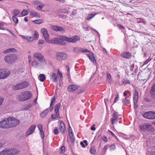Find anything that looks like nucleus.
<instances>
[{
  "instance_id": "c756f323",
  "label": "nucleus",
  "mask_w": 155,
  "mask_h": 155,
  "mask_svg": "<svg viewBox=\"0 0 155 155\" xmlns=\"http://www.w3.org/2000/svg\"><path fill=\"white\" fill-rule=\"evenodd\" d=\"M97 14V13H93L88 15L87 17V20L88 21H90L93 17Z\"/></svg>"
},
{
  "instance_id": "39448f33",
  "label": "nucleus",
  "mask_w": 155,
  "mask_h": 155,
  "mask_svg": "<svg viewBox=\"0 0 155 155\" xmlns=\"http://www.w3.org/2000/svg\"><path fill=\"white\" fill-rule=\"evenodd\" d=\"M56 56L57 59L59 61L64 60L68 57L67 54L65 53L59 52L56 53Z\"/></svg>"
},
{
  "instance_id": "de8ad7c7",
  "label": "nucleus",
  "mask_w": 155,
  "mask_h": 155,
  "mask_svg": "<svg viewBox=\"0 0 155 155\" xmlns=\"http://www.w3.org/2000/svg\"><path fill=\"white\" fill-rule=\"evenodd\" d=\"M41 4V2L38 0H35L33 2V4L35 5H38Z\"/></svg>"
},
{
  "instance_id": "c03bdc74",
  "label": "nucleus",
  "mask_w": 155,
  "mask_h": 155,
  "mask_svg": "<svg viewBox=\"0 0 155 155\" xmlns=\"http://www.w3.org/2000/svg\"><path fill=\"white\" fill-rule=\"evenodd\" d=\"M39 61H40L44 65H45L47 64L46 61L44 58V56L43 57V58H42V59H41Z\"/></svg>"
},
{
  "instance_id": "2f4dec72",
  "label": "nucleus",
  "mask_w": 155,
  "mask_h": 155,
  "mask_svg": "<svg viewBox=\"0 0 155 155\" xmlns=\"http://www.w3.org/2000/svg\"><path fill=\"white\" fill-rule=\"evenodd\" d=\"M5 118L6 120H7L6 121L8 128L11 127V124L12 123V122H11L12 121H10V120H9V119H11V117Z\"/></svg>"
},
{
  "instance_id": "ea45409f",
  "label": "nucleus",
  "mask_w": 155,
  "mask_h": 155,
  "mask_svg": "<svg viewBox=\"0 0 155 155\" xmlns=\"http://www.w3.org/2000/svg\"><path fill=\"white\" fill-rule=\"evenodd\" d=\"M73 51L75 53L81 52V49L78 47H75L73 49Z\"/></svg>"
},
{
  "instance_id": "864d4df0",
  "label": "nucleus",
  "mask_w": 155,
  "mask_h": 155,
  "mask_svg": "<svg viewBox=\"0 0 155 155\" xmlns=\"http://www.w3.org/2000/svg\"><path fill=\"white\" fill-rule=\"evenodd\" d=\"M4 26V24L0 22V29L4 30H5V29L3 27Z\"/></svg>"
},
{
  "instance_id": "052dcab7",
  "label": "nucleus",
  "mask_w": 155,
  "mask_h": 155,
  "mask_svg": "<svg viewBox=\"0 0 155 155\" xmlns=\"http://www.w3.org/2000/svg\"><path fill=\"white\" fill-rule=\"evenodd\" d=\"M116 148L115 145H112L110 147V149L111 150H114Z\"/></svg>"
},
{
  "instance_id": "4468645a",
  "label": "nucleus",
  "mask_w": 155,
  "mask_h": 155,
  "mask_svg": "<svg viewBox=\"0 0 155 155\" xmlns=\"http://www.w3.org/2000/svg\"><path fill=\"white\" fill-rule=\"evenodd\" d=\"M151 127V125L150 124H142L140 126V129L143 131L147 129H150Z\"/></svg>"
},
{
  "instance_id": "6ab92c4d",
  "label": "nucleus",
  "mask_w": 155,
  "mask_h": 155,
  "mask_svg": "<svg viewBox=\"0 0 155 155\" xmlns=\"http://www.w3.org/2000/svg\"><path fill=\"white\" fill-rule=\"evenodd\" d=\"M138 98V92L135 90L134 91V106H135L137 102Z\"/></svg>"
},
{
  "instance_id": "0eeeda50",
  "label": "nucleus",
  "mask_w": 155,
  "mask_h": 155,
  "mask_svg": "<svg viewBox=\"0 0 155 155\" xmlns=\"http://www.w3.org/2000/svg\"><path fill=\"white\" fill-rule=\"evenodd\" d=\"M58 125L61 133H64L66 129L65 125L64 122L61 120H60L58 123Z\"/></svg>"
},
{
  "instance_id": "b1692460",
  "label": "nucleus",
  "mask_w": 155,
  "mask_h": 155,
  "mask_svg": "<svg viewBox=\"0 0 155 155\" xmlns=\"http://www.w3.org/2000/svg\"><path fill=\"white\" fill-rule=\"evenodd\" d=\"M121 55L124 58L129 59L131 57V54L130 52H124L122 53Z\"/></svg>"
},
{
  "instance_id": "09e8293b",
  "label": "nucleus",
  "mask_w": 155,
  "mask_h": 155,
  "mask_svg": "<svg viewBox=\"0 0 155 155\" xmlns=\"http://www.w3.org/2000/svg\"><path fill=\"white\" fill-rule=\"evenodd\" d=\"M34 33V36L35 38H36L37 39H38L39 36L38 31H35Z\"/></svg>"
},
{
  "instance_id": "e433bc0d",
  "label": "nucleus",
  "mask_w": 155,
  "mask_h": 155,
  "mask_svg": "<svg viewBox=\"0 0 155 155\" xmlns=\"http://www.w3.org/2000/svg\"><path fill=\"white\" fill-rule=\"evenodd\" d=\"M29 10H24L21 13V14L23 16H25L28 15L29 14Z\"/></svg>"
},
{
  "instance_id": "4be33fe9",
  "label": "nucleus",
  "mask_w": 155,
  "mask_h": 155,
  "mask_svg": "<svg viewBox=\"0 0 155 155\" xmlns=\"http://www.w3.org/2000/svg\"><path fill=\"white\" fill-rule=\"evenodd\" d=\"M151 116V111L146 112L143 115L144 117L149 119H152Z\"/></svg>"
},
{
  "instance_id": "49530a36",
  "label": "nucleus",
  "mask_w": 155,
  "mask_h": 155,
  "mask_svg": "<svg viewBox=\"0 0 155 155\" xmlns=\"http://www.w3.org/2000/svg\"><path fill=\"white\" fill-rule=\"evenodd\" d=\"M12 19L14 22L16 24H17L18 23V19L17 18L15 17V16H13V17H12Z\"/></svg>"
},
{
  "instance_id": "9b49d317",
  "label": "nucleus",
  "mask_w": 155,
  "mask_h": 155,
  "mask_svg": "<svg viewBox=\"0 0 155 155\" xmlns=\"http://www.w3.org/2000/svg\"><path fill=\"white\" fill-rule=\"evenodd\" d=\"M64 37H66L65 36H60L59 37L54 38V41H55V44H59L60 45H62V41H65Z\"/></svg>"
},
{
  "instance_id": "f3484780",
  "label": "nucleus",
  "mask_w": 155,
  "mask_h": 155,
  "mask_svg": "<svg viewBox=\"0 0 155 155\" xmlns=\"http://www.w3.org/2000/svg\"><path fill=\"white\" fill-rule=\"evenodd\" d=\"M6 121V118H5L3 120L0 122V128H8Z\"/></svg>"
},
{
  "instance_id": "37998d69",
  "label": "nucleus",
  "mask_w": 155,
  "mask_h": 155,
  "mask_svg": "<svg viewBox=\"0 0 155 155\" xmlns=\"http://www.w3.org/2000/svg\"><path fill=\"white\" fill-rule=\"evenodd\" d=\"M20 12L18 10L15 9L13 11L14 16H16L19 14Z\"/></svg>"
},
{
  "instance_id": "e2e57ef3",
  "label": "nucleus",
  "mask_w": 155,
  "mask_h": 155,
  "mask_svg": "<svg viewBox=\"0 0 155 155\" xmlns=\"http://www.w3.org/2000/svg\"><path fill=\"white\" fill-rule=\"evenodd\" d=\"M40 132L41 137L42 139H43L44 137V133L43 130L40 131Z\"/></svg>"
},
{
  "instance_id": "4c0bfd02",
  "label": "nucleus",
  "mask_w": 155,
  "mask_h": 155,
  "mask_svg": "<svg viewBox=\"0 0 155 155\" xmlns=\"http://www.w3.org/2000/svg\"><path fill=\"white\" fill-rule=\"evenodd\" d=\"M80 144L83 147H85L88 144L87 141L86 140H84L83 142H81Z\"/></svg>"
},
{
  "instance_id": "c9c22d12",
  "label": "nucleus",
  "mask_w": 155,
  "mask_h": 155,
  "mask_svg": "<svg viewBox=\"0 0 155 155\" xmlns=\"http://www.w3.org/2000/svg\"><path fill=\"white\" fill-rule=\"evenodd\" d=\"M43 20L42 19L35 20L33 21V22L37 24H40L43 22Z\"/></svg>"
},
{
  "instance_id": "6e6552de",
  "label": "nucleus",
  "mask_w": 155,
  "mask_h": 155,
  "mask_svg": "<svg viewBox=\"0 0 155 155\" xmlns=\"http://www.w3.org/2000/svg\"><path fill=\"white\" fill-rule=\"evenodd\" d=\"M1 75H2V79L5 78L9 76L10 73V71L6 70L0 69Z\"/></svg>"
},
{
  "instance_id": "f257e3e1",
  "label": "nucleus",
  "mask_w": 155,
  "mask_h": 155,
  "mask_svg": "<svg viewBox=\"0 0 155 155\" xmlns=\"http://www.w3.org/2000/svg\"><path fill=\"white\" fill-rule=\"evenodd\" d=\"M31 97V93L28 91H26L21 92L16 96V99L18 101H24L29 99Z\"/></svg>"
},
{
  "instance_id": "6e6d98bb",
  "label": "nucleus",
  "mask_w": 155,
  "mask_h": 155,
  "mask_svg": "<svg viewBox=\"0 0 155 155\" xmlns=\"http://www.w3.org/2000/svg\"><path fill=\"white\" fill-rule=\"evenodd\" d=\"M62 12L63 13H67V14H69L70 13V12L69 11H68V10H67L65 8L62 9Z\"/></svg>"
},
{
  "instance_id": "bb28decb",
  "label": "nucleus",
  "mask_w": 155,
  "mask_h": 155,
  "mask_svg": "<svg viewBox=\"0 0 155 155\" xmlns=\"http://www.w3.org/2000/svg\"><path fill=\"white\" fill-rule=\"evenodd\" d=\"M20 85L21 86V89L27 87L28 85L27 82L26 81H23L21 83H20Z\"/></svg>"
},
{
  "instance_id": "4d7b16f0",
  "label": "nucleus",
  "mask_w": 155,
  "mask_h": 155,
  "mask_svg": "<svg viewBox=\"0 0 155 155\" xmlns=\"http://www.w3.org/2000/svg\"><path fill=\"white\" fill-rule=\"evenodd\" d=\"M81 52H90V51L88 50L87 49H81Z\"/></svg>"
},
{
  "instance_id": "7ed1b4c3",
  "label": "nucleus",
  "mask_w": 155,
  "mask_h": 155,
  "mask_svg": "<svg viewBox=\"0 0 155 155\" xmlns=\"http://www.w3.org/2000/svg\"><path fill=\"white\" fill-rule=\"evenodd\" d=\"M17 60V56L13 54H10L5 56V61L9 64H11Z\"/></svg>"
},
{
  "instance_id": "aec40b11",
  "label": "nucleus",
  "mask_w": 155,
  "mask_h": 155,
  "mask_svg": "<svg viewBox=\"0 0 155 155\" xmlns=\"http://www.w3.org/2000/svg\"><path fill=\"white\" fill-rule=\"evenodd\" d=\"M33 55L35 58H37L39 61L41 59H42L43 57L44 56L41 53L39 52L34 53Z\"/></svg>"
},
{
  "instance_id": "1a4fd4ad",
  "label": "nucleus",
  "mask_w": 155,
  "mask_h": 155,
  "mask_svg": "<svg viewBox=\"0 0 155 155\" xmlns=\"http://www.w3.org/2000/svg\"><path fill=\"white\" fill-rule=\"evenodd\" d=\"M41 31L42 33L46 42H48L49 41V35L47 30L45 28H43L41 29Z\"/></svg>"
},
{
  "instance_id": "f8f14e48",
  "label": "nucleus",
  "mask_w": 155,
  "mask_h": 155,
  "mask_svg": "<svg viewBox=\"0 0 155 155\" xmlns=\"http://www.w3.org/2000/svg\"><path fill=\"white\" fill-rule=\"evenodd\" d=\"M35 128L36 126L35 125H31L29 128L28 130L26 132L25 135V136H28L33 133L35 131Z\"/></svg>"
},
{
  "instance_id": "a878e982",
  "label": "nucleus",
  "mask_w": 155,
  "mask_h": 155,
  "mask_svg": "<svg viewBox=\"0 0 155 155\" xmlns=\"http://www.w3.org/2000/svg\"><path fill=\"white\" fill-rule=\"evenodd\" d=\"M16 51V50L14 48H10L6 50L3 51V53L5 54H7L11 52H15Z\"/></svg>"
},
{
  "instance_id": "79ce46f5",
  "label": "nucleus",
  "mask_w": 155,
  "mask_h": 155,
  "mask_svg": "<svg viewBox=\"0 0 155 155\" xmlns=\"http://www.w3.org/2000/svg\"><path fill=\"white\" fill-rule=\"evenodd\" d=\"M96 150L94 147H91L90 148V152L92 154H94L96 153Z\"/></svg>"
},
{
  "instance_id": "473e14b6",
  "label": "nucleus",
  "mask_w": 155,
  "mask_h": 155,
  "mask_svg": "<svg viewBox=\"0 0 155 155\" xmlns=\"http://www.w3.org/2000/svg\"><path fill=\"white\" fill-rule=\"evenodd\" d=\"M39 64V63L36 61H33L31 62V65L35 68L37 67Z\"/></svg>"
},
{
  "instance_id": "f03ea898",
  "label": "nucleus",
  "mask_w": 155,
  "mask_h": 155,
  "mask_svg": "<svg viewBox=\"0 0 155 155\" xmlns=\"http://www.w3.org/2000/svg\"><path fill=\"white\" fill-rule=\"evenodd\" d=\"M19 152L18 149L6 148L0 152V155H14L18 154Z\"/></svg>"
},
{
  "instance_id": "13d9d810",
  "label": "nucleus",
  "mask_w": 155,
  "mask_h": 155,
  "mask_svg": "<svg viewBox=\"0 0 155 155\" xmlns=\"http://www.w3.org/2000/svg\"><path fill=\"white\" fill-rule=\"evenodd\" d=\"M55 101V98L54 97L51 101V104H50L51 106H52V105L54 103Z\"/></svg>"
},
{
  "instance_id": "423d86ee",
  "label": "nucleus",
  "mask_w": 155,
  "mask_h": 155,
  "mask_svg": "<svg viewBox=\"0 0 155 155\" xmlns=\"http://www.w3.org/2000/svg\"><path fill=\"white\" fill-rule=\"evenodd\" d=\"M65 41L69 43H75L77 41H79L80 39V37L78 35H75L70 38L64 37Z\"/></svg>"
},
{
  "instance_id": "69168bd1",
  "label": "nucleus",
  "mask_w": 155,
  "mask_h": 155,
  "mask_svg": "<svg viewBox=\"0 0 155 155\" xmlns=\"http://www.w3.org/2000/svg\"><path fill=\"white\" fill-rule=\"evenodd\" d=\"M76 14V10H74L72 12L71 14V16L73 15L74 16Z\"/></svg>"
},
{
  "instance_id": "0e129e2a",
  "label": "nucleus",
  "mask_w": 155,
  "mask_h": 155,
  "mask_svg": "<svg viewBox=\"0 0 155 155\" xmlns=\"http://www.w3.org/2000/svg\"><path fill=\"white\" fill-rule=\"evenodd\" d=\"M123 83L125 84H128L130 83V81L129 80L124 79L123 81Z\"/></svg>"
},
{
  "instance_id": "20e7f679",
  "label": "nucleus",
  "mask_w": 155,
  "mask_h": 155,
  "mask_svg": "<svg viewBox=\"0 0 155 155\" xmlns=\"http://www.w3.org/2000/svg\"><path fill=\"white\" fill-rule=\"evenodd\" d=\"M61 107V104L59 103L57 104L55 106L54 111L55 114H53L51 116V118L52 119H54L60 117L59 113V110Z\"/></svg>"
},
{
  "instance_id": "393cba45",
  "label": "nucleus",
  "mask_w": 155,
  "mask_h": 155,
  "mask_svg": "<svg viewBox=\"0 0 155 155\" xmlns=\"http://www.w3.org/2000/svg\"><path fill=\"white\" fill-rule=\"evenodd\" d=\"M87 55L91 61H92L94 64L96 63V61L93 55V54L91 53L88 54Z\"/></svg>"
},
{
  "instance_id": "c85d7f7f",
  "label": "nucleus",
  "mask_w": 155,
  "mask_h": 155,
  "mask_svg": "<svg viewBox=\"0 0 155 155\" xmlns=\"http://www.w3.org/2000/svg\"><path fill=\"white\" fill-rule=\"evenodd\" d=\"M150 93L151 95L155 98V84L152 87Z\"/></svg>"
},
{
  "instance_id": "338daca9",
  "label": "nucleus",
  "mask_w": 155,
  "mask_h": 155,
  "mask_svg": "<svg viewBox=\"0 0 155 155\" xmlns=\"http://www.w3.org/2000/svg\"><path fill=\"white\" fill-rule=\"evenodd\" d=\"M44 42V41L43 40H39L38 41V43L39 44H43Z\"/></svg>"
},
{
  "instance_id": "8fccbe9b",
  "label": "nucleus",
  "mask_w": 155,
  "mask_h": 155,
  "mask_svg": "<svg viewBox=\"0 0 155 155\" xmlns=\"http://www.w3.org/2000/svg\"><path fill=\"white\" fill-rule=\"evenodd\" d=\"M57 74L58 75H59L60 76V80H62L63 79L62 75V73L59 71V70H58V71L57 72Z\"/></svg>"
},
{
  "instance_id": "412c9836",
  "label": "nucleus",
  "mask_w": 155,
  "mask_h": 155,
  "mask_svg": "<svg viewBox=\"0 0 155 155\" xmlns=\"http://www.w3.org/2000/svg\"><path fill=\"white\" fill-rule=\"evenodd\" d=\"M30 15L33 17H36L37 18H40L41 17L40 13L37 12H36L31 10L30 12Z\"/></svg>"
},
{
  "instance_id": "ddd939ff",
  "label": "nucleus",
  "mask_w": 155,
  "mask_h": 155,
  "mask_svg": "<svg viewBox=\"0 0 155 155\" xmlns=\"http://www.w3.org/2000/svg\"><path fill=\"white\" fill-rule=\"evenodd\" d=\"M50 80L53 82H57L58 81V78L56 74L51 73L50 74Z\"/></svg>"
},
{
  "instance_id": "72a5a7b5",
  "label": "nucleus",
  "mask_w": 155,
  "mask_h": 155,
  "mask_svg": "<svg viewBox=\"0 0 155 155\" xmlns=\"http://www.w3.org/2000/svg\"><path fill=\"white\" fill-rule=\"evenodd\" d=\"M48 112V109H47L44 110L42 113L41 114V116L42 117H44L45 116Z\"/></svg>"
},
{
  "instance_id": "f704fd0d",
  "label": "nucleus",
  "mask_w": 155,
  "mask_h": 155,
  "mask_svg": "<svg viewBox=\"0 0 155 155\" xmlns=\"http://www.w3.org/2000/svg\"><path fill=\"white\" fill-rule=\"evenodd\" d=\"M45 5L44 4H40L38 5L36 7V9L37 10H38L39 11H41L42 9L45 6Z\"/></svg>"
},
{
  "instance_id": "680f3d73",
  "label": "nucleus",
  "mask_w": 155,
  "mask_h": 155,
  "mask_svg": "<svg viewBox=\"0 0 155 155\" xmlns=\"http://www.w3.org/2000/svg\"><path fill=\"white\" fill-rule=\"evenodd\" d=\"M32 106L31 104H29L26 107L25 109L28 110L31 107H32Z\"/></svg>"
},
{
  "instance_id": "bf43d9fd",
  "label": "nucleus",
  "mask_w": 155,
  "mask_h": 155,
  "mask_svg": "<svg viewBox=\"0 0 155 155\" xmlns=\"http://www.w3.org/2000/svg\"><path fill=\"white\" fill-rule=\"evenodd\" d=\"M151 115L152 119H155V112L151 111Z\"/></svg>"
},
{
  "instance_id": "a211bd4d",
  "label": "nucleus",
  "mask_w": 155,
  "mask_h": 155,
  "mask_svg": "<svg viewBox=\"0 0 155 155\" xmlns=\"http://www.w3.org/2000/svg\"><path fill=\"white\" fill-rule=\"evenodd\" d=\"M118 118V114L115 112L113 114V117L111 120L112 123L113 125L117 121Z\"/></svg>"
},
{
  "instance_id": "58836bf2",
  "label": "nucleus",
  "mask_w": 155,
  "mask_h": 155,
  "mask_svg": "<svg viewBox=\"0 0 155 155\" xmlns=\"http://www.w3.org/2000/svg\"><path fill=\"white\" fill-rule=\"evenodd\" d=\"M122 102L124 104L126 105L129 104L130 103V101L128 99H127V98L123 99Z\"/></svg>"
},
{
  "instance_id": "7c9ffc66",
  "label": "nucleus",
  "mask_w": 155,
  "mask_h": 155,
  "mask_svg": "<svg viewBox=\"0 0 155 155\" xmlns=\"http://www.w3.org/2000/svg\"><path fill=\"white\" fill-rule=\"evenodd\" d=\"M69 135L71 141L74 142L75 140V137L73 132H71V133H69Z\"/></svg>"
},
{
  "instance_id": "603ef678",
  "label": "nucleus",
  "mask_w": 155,
  "mask_h": 155,
  "mask_svg": "<svg viewBox=\"0 0 155 155\" xmlns=\"http://www.w3.org/2000/svg\"><path fill=\"white\" fill-rule=\"evenodd\" d=\"M4 101V98L3 97L0 96V106L3 104Z\"/></svg>"
},
{
  "instance_id": "dca6fc26",
  "label": "nucleus",
  "mask_w": 155,
  "mask_h": 155,
  "mask_svg": "<svg viewBox=\"0 0 155 155\" xmlns=\"http://www.w3.org/2000/svg\"><path fill=\"white\" fill-rule=\"evenodd\" d=\"M52 28L56 31H60L62 33H64L65 32V30L63 28L60 26H54L52 27Z\"/></svg>"
},
{
  "instance_id": "774afa93",
  "label": "nucleus",
  "mask_w": 155,
  "mask_h": 155,
  "mask_svg": "<svg viewBox=\"0 0 155 155\" xmlns=\"http://www.w3.org/2000/svg\"><path fill=\"white\" fill-rule=\"evenodd\" d=\"M38 129H39L40 131L43 130V129H42V125L41 124H39L38 125Z\"/></svg>"
},
{
  "instance_id": "5fc2aeb1",
  "label": "nucleus",
  "mask_w": 155,
  "mask_h": 155,
  "mask_svg": "<svg viewBox=\"0 0 155 155\" xmlns=\"http://www.w3.org/2000/svg\"><path fill=\"white\" fill-rule=\"evenodd\" d=\"M151 60V58H149L147 59L143 63V65H145L147 64L149 61H150Z\"/></svg>"
},
{
  "instance_id": "9d476101",
  "label": "nucleus",
  "mask_w": 155,
  "mask_h": 155,
  "mask_svg": "<svg viewBox=\"0 0 155 155\" xmlns=\"http://www.w3.org/2000/svg\"><path fill=\"white\" fill-rule=\"evenodd\" d=\"M11 117V119H9V120H10V121H12L11 122L12 123L11 124V127H15L19 124L20 123L19 120L16 119L12 117Z\"/></svg>"
},
{
  "instance_id": "a18cd8bd",
  "label": "nucleus",
  "mask_w": 155,
  "mask_h": 155,
  "mask_svg": "<svg viewBox=\"0 0 155 155\" xmlns=\"http://www.w3.org/2000/svg\"><path fill=\"white\" fill-rule=\"evenodd\" d=\"M26 39L28 41L31 42L34 40V38L33 37L27 36Z\"/></svg>"
},
{
  "instance_id": "3c124183",
  "label": "nucleus",
  "mask_w": 155,
  "mask_h": 155,
  "mask_svg": "<svg viewBox=\"0 0 155 155\" xmlns=\"http://www.w3.org/2000/svg\"><path fill=\"white\" fill-rule=\"evenodd\" d=\"M54 133L55 134L57 135L58 134V130L57 127H55L54 130Z\"/></svg>"
},
{
  "instance_id": "a19ab883",
  "label": "nucleus",
  "mask_w": 155,
  "mask_h": 155,
  "mask_svg": "<svg viewBox=\"0 0 155 155\" xmlns=\"http://www.w3.org/2000/svg\"><path fill=\"white\" fill-rule=\"evenodd\" d=\"M107 80L110 83L111 81V76L109 73H107Z\"/></svg>"
},
{
  "instance_id": "2eb2a0df",
  "label": "nucleus",
  "mask_w": 155,
  "mask_h": 155,
  "mask_svg": "<svg viewBox=\"0 0 155 155\" xmlns=\"http://www.w3.org/2000/svg\"><path fill=\"white\" fill-rule=\"evenodd\" d=\"M79 88V86L76 85H69L68 87V90L70 92L74 91Z\"/></svg>"
},
{
  "instance_id": "cd10ccee",
  "label": "nucleus",
  "mask_w": 155,
  "mask_h": 155,
  "mask_svg": "<svg viewBox=\"0 0 155 155\" xmlns=\"http://www.w3.org/2000/svg\"><path fill=\"white\" fill-rule=\"evenodd\" d=\"M38 79L40 81L43 82L46 79L45 76L44 74H41L39 75Z\"/></svg>"
},
{
  "instance_id": "5701e85b",
  "label": "nucleus",
  "mask_w": 155,
  "mask_h": 155,
  "mask_svg": "<svg viewBox=\"0 0 155 155\" xmlns=\"http://www.w3.org/2000/svg\"><path fill=\"white\" fill-rule=\"evenodd\" d=\"M21 86L20 85V83H18L16 84L13 85L12 88L14 90L16 91L21 89Z\"/></svg>"
}]
</instances>
